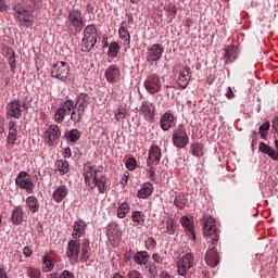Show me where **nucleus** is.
<instances>
[{
	"instance_id": "52",
	"label": "nucleus",
	"mask_w": 278,
	"mask_h": 278,
	"mask_svg": "<svg viewBox=\"0 0 278 278\" xmlns=\"http://www.w3.org/2000/svg\"><path fill=\"white\" fill-rule=\"evenodd\" d=\"M27 275L30 278H40V276L42 275V271H40V269H38L36 267H29L27 269Z\"/></svg>"
},
{
	"instance_id": "10",
	"label": "nucleus",
	"mask_w": 278,
	"mask_h": 278,
	"mask_svg": "<svg viewBox=\"0 0 278 278\" xmlns=\"http://www.w3.org/2000/svg\"><path fill=\"white\" fill-rule=\"evenodd\" d=\"M79 253H81V243L79 240H70L67 243L66 255L71 264H77L79 262Z\"/></svg>"
},
{
	"instance_id": "1",
	"label": "nucleus",
	"mask_w": 278,
	"mask_h": 278,
	"mask_svg": "<svg viewBox=\"0 0 278 278\" xmlns=\"http://www.w3.org/2000/svg\"><path fill=\"white\" fill-rule=\"evenodd\" d=\"M202 220L204 224V236H206L207 242L210 244L204 260L207 266L215 268V266L218 265V252H216L215 248V244L218 242V229H216V219L210 215H204Z\"/></svg>"
},
{
	"instance_id": "26",
	"label": "nucleus",
	"mask_w": 278,
	"mask_h": 278,
	"mask_svg": "<svg viewBox=\"0 0 278 278\" xmlns=\"http://www.w3.org/2000/svg\"><path fill=\"white\" fill-rule=\"evenodd\" d=\"M175 125V115L169 112H166L161 117L160 126L163 131H168Z\"/></svg>"
},
{
	"instance_id": "17",
	"label": "nucleus",
	"mask_w": 278,
	"mask_h": 278,
	"mask_svg": "<svg viewBox=\"0 0 278 278\" xmlns=\"http://www.w3.org/2000/svg\"><path fill=\"white\" fill-rule=\"evenodd\" d=\"M105 79L109 84H118L121 81V70L116 65H110L105 71Z\"/></svg>"
},
{
	"instance_id": "39",
	"label": "nucleus",
	"mask_w": 278,
	"mask_h": 278,
	"mask_svg": "<svg viewBox=\"0 0 278 278\" xmlns=\"http://www.w3.org/2000/svg\"><path fill=\"white\" fill-rule=\"evenodd\" d=\"M86 114V111H83L81 109L74 106L72 112H71V121L77 125L79 121H81V116Z\"/></svg>"
},
{
	"instance_id": "30",
	"label": "nucleus",
	"mask_w": 278,
	"mask_h": 278,
	"mask_svg": "<svg viewBox=\"0 0 278 278\" xmlns=\"http://www.w3.org/2000/svg\"><path fill=\"white\" fill-rule=\"evenodd\" d=\"M90 260V240L84 239L80 245V261L87 262Z\"/></svg>"
},
{
	"instance_id": "23",
	"label": "nucleus",
	"mask_w": 278,
	"mask_h": 278,
	"mask_svg": "<svg viewBox=\"0 0 278 278\" xmlns=\"http://www.w3.org/2000/svg\"><path fill=\"white\" fill-rule=\"evenodd\" d=\"M225 64H231L238 60V48L235 46H225L224 48Z\"/></svg>"
},
{
	"instance_id": "27",
	"label": "nucleus",
	"mask_w": 278,
	"mask_h": 278,
	"mask_svg": "<svg viewBox=\"0 0 278 278\" xmlns=\"http://www.w3.org/2000/svg\"><path fill=\"white\" fill-rule=\"evenodd\" d=\"M88 227V225L86 223H84V220L79 219L76 220L74 226H73V233L72 237L77 240V238H81V236H84V233H86V228Z\"/></svg>"
},
{
	"instance_id": "13",
	"label": "nucleus",
	"mask_w": 278,
	"mask_h": 278,
	"mask_svg": "<svg viewBox=\"0 0 278 278\" xmlns=\"http://www.w3.org/2000/svg\"><path fill=\"white\" fill-rule=\"evenodd\" d=\"M162 53H164V47H162V45H152L147 52V62L150 64H153L154 62H160Z\"/></svg>"
},
{
	"instance_id": "24",
	"label": "nucleus",
	"mask_w": 278,
	"mask_h": 278,
	"mask_svg": "<svg viewBox=\"0 0 278 278\" xmlns=\"http://www.w3.org/2000/svg\"><path fill=\"white\" fill-rule=\"evenodd\" d=\"M118 36L121 40H123L124 47H129L131 45V35H129V30H127V22L123 21L119 25Z\"/></svg>"
},
{
	"instance_id": "37",
	"label": "nucleus",
	"mask_w": 278,
	"mask_h": 278,
	"mask_svg": "<svg viewBox=\"0 0 278 278\" xmlns=\"http://www.w3.org/2000/svg\"><path fill=\"white\" fill-rule=\"evenodd\" d=\"M164 11L167 18H169V23H173V20L177 16V7L173 3H168L164 5Z\"/></svg>"
},
{
	"instance_id": "38",
	"label": "nucleus",
	"mask_w": 278,
	"mask_h": 278,
	"mask_svg": "<svg viewBox=\"0 0 278 278\" xmlns=\"http://www.w3.org/2000/svg\"><path fill=\"white\" fill-rule=\"evenodd\" d=\"M190 151L194 157H201L205 155V150L203 148V144L199 142L191 144Z\"/></svg>"
},
{
	"instance_id": "60",
	"label": "nucleus",
	"mask_w": 278,
	"mask_h": 278,
	"mask_svg": "<svg viewBox=\"0 0 278 278\" xmlns=\"http://www.w3.org/2000/svg\"><path fill=\"white\" fill-rule=\"evenodd\" d=\"M23 253H24L25 257H31V254H33L31 248L25 247L23 250Z\"/></svg>"
},
{
	"instance_id": "18",
	"label": "nucleus",
	"mask_w": 278,
	"mask_h": 278,
	"mask_svg": "<svg viewBox=\"0 0 278 278\" xmlns=\"http://www.w3.org/2000/svg\"><path fill=\"white\" fill-rule=\"evenodd\" d=\"M106 236L109 240H121V237L123 236V232L121 231V226L116 222H112L109 224L106 229Z\"/></svg>"
},
{
	"instance_id": "20",
	"label": "nucleus",
	"mask_w": 278,
	"mask_h": 278,
	"mask_svg": "<svg viewBox=\"0 0 278 278\" xmlns=\"http://www.w3.org/2000/svg\"><path fill=\"white\" fill-rule=\"evenodd\" d=\"M190 79H192V71L190 70V67H185L182 71H180L177 84L184 90L188 88Z\"/></svg>"
},
{
	"instance_id": "59",
	"label": "nucleus",
	"mask_w": 278,
	"mask_h": 278,
	"mask_svg": "<svg viewBox=\"0 0 278 278\" xmlns=\"http://www.w3.org/2000/svg\"><path fill=\"white\" fill-rule=\"evenodd\" d=\"M152 260L156 263V264H162L164 262V258H162V256L157 253H154L152 255Z\"/></svg>"
},
{
	"instance_id": "28",
	"label": "nucleus",
	"mask_w": 278,
	"mask_h": 278,
	"mask_svg": "<svg viewBox=\"0 0 278 278\" xmlns=\"http://www.w3.org/2000/svg\"><path fill=\"white\" fill-rule=\"evenodd\" d=\"M165 233L168 236H175L176 231L179 229V224L170 216L165 218Z\"/></svg>"
},
{
	"instance_id": "7",
	"label": "nucleus",
	"mask_w": 278,
	"mask_h": 278,
	"mask_svg": "<svg viewBox=\"0 0 278 278\" xmlns=\"http://www.w3.org/2000/svg\"><path fill=\"white\" fill-rule=\"evenodd\" d=\"M172 142L174 147L177 149H184L188 147V142H190V137L186 131V127L184 125H179L178 128L174 131L172 136Z\"/></svg>"
},
{
	"instance_id": "50",
	"label": "nucleus",
	"mask_w": 278,
	"mask_h": 278,
	"mask_svg": "<svg viewBox=\"0 0 278 278\" xmlns=\"http://www.w3.org/2000/svg\"><path fill=\"white\" fill-rule=\"evenodd\" d=\"M144 244H146V249H148V251H153V249H155V247H157V241H155V239L153 237H149L144 240Z\"/></svg>"
},
{
	"instance_id": "29",
	"label": "nucleus",
	"mask_w": 278,
	"mask_h": 278,
	"mask_svg": "<svg viewBox=\"0 0 278 278\" xmlns=\"http://www.w3.org/2000/svg\"><path fill=\"white\" fill-rule=\"evenodd\" d=\"M92 181H93V188L97 186L100 194H104L105 188L108 186V179L105 178V176L103 175L94 176Z\"/></svg>"
},
{
	"instance_id": "44",
	"label": "nucleus",
	"mask_w": 278,
	"mask_h": 278,
	"mask_svg": "<svg viewBox=\"0 0 278 278\" xmlns=\"http://www.w3.org/2000/svg\"><path fill=\"white\" fill-rule=\"evenodd\" d=\"M131 207L127 202L122 203L117 208V218H125Z\"/></svg>"
},
{
	"instance_id": "22",
	"label": "nucleus",
	"mask_w": 278,
	"mask_h": 278,
	"mask_svg": "<svg viewBox=\"0 0 278 278\" xmlns=\"http://www.w3.org/2000/svg\"><path fill=\"white\" fill-rule=\"evenodd\" d=\"M90 103H92V97L83 92L77 96L76 103L74 105L75 108L83 110V112H86Z\"/></svg>"
},
{
	"instance_id": "31",
	"label": "nucleus",
	"mask_w": 278,
	"mask_h": 278,
	"mask_svg": "<svg viewBox=\"0 0 278 278\" xmlns=\"http://www.w3.org/2000/svg\"><path fill=\"white\" fill-rule=\"evenodd\" d=\"M66 194H68V188H66L64 185L59 186L58 189L53 192V199L55 203H62V201L66 199Z\"/></svg>"
},
{
	"instance_id": "21",
	"label": "nucleus",
	"mask_w": 278,
	"mask_h": 278,
	"mask_svg": "<svg viewBox=\"0 0 278 278\" xmlns=\"http://www.w3.org/2000/svg\"><path fill=\"white\" fill-rule=\"evenodd\" d=\"M83 175L85 177V182L88 187V190H94V186H92V182H90L94 179V177H97L94 174V166L90 164L85 165Z\"/></svg>"
},
{
	"instance_id": "4",
	"label": "nucleus",
	"mask_w": 278,
	"mask_h": 278,
	"mask_svg": "<svg viewBox=\"0 0 278 278\" xmlns=\"http://www.w3.org/2000/svg\"><path fill=\"white\" fill-rule=\"evenodd\" d=\"M65 23L67 27H72L76 34H80L84 27H86V23H84V13L79 9L70 10Z\"/></svg>"
},
{
	"instance_id": "36",
	"label": "nucleus",
	"mask_w": 278,
	"mask_h": 278,
	"mask_svg": "<svg viewBox=\"0 0 278 278\" xmlns=\"http://www.w3.org/2000/svg\"><path fill=\"white\" fill-rule=\"evenodd\" d=\"M134 262L140 266H144L149 262V253L147 251L137 252L134 256Z\"/></svg>"
},
{
	"instance_id": "5",
	"label": "nucleus",
	"mask_w": 278,
	"mask_h": 278,
	"mask_svg": "<svg viewBox=\"0 0 278 278\" xmlns=\"http://www.w3.org/2000/svg\"><path fill=\"white\" fill-rule=\"evenodd\" d=\"M13 10L14 17L20 22V25L23 27H31V25H34V16L31 15V11L23 8V4L15 3Z\"/></svg>"
},
{
	"instance_id": "48",
	"label": "nucleus",
	"mask_w": 278,
	"mask_h": 278,
	"mask_svg": "<svg viewBox=\"0 0 278 278\" xmlns=\"http://www.w3.org/2000/svg\"><path fill=\"white\" fill-rule=\"evenodd\" d=\"M131 218H132V223L142 225V223H144V213H142L140 211H135V212H132Z\"/></svg>"
},
{
	"instance_id": "6",
	"label": "nucleus",
	"mask_w": 278,
	"mask_h": 278,
	"mask_svg": "<svg viewBox=\"0 0 278 278\" xmlns=\"http://www.w3.org/2000/svg\"><path fill=\"white\" fill-rule=\"evenodd\" d=\"M50 75L60 81H68V78L71 77V66L64 61H59L52 65Z\"/></svg>"
},
{
	"instance_id": "43",
	"label": "nucleus",
	"mask_w": 278,
	"mask_h": 278,
	"mask_svg": "<svg viewBox=\"0 0 278 278\" xmlns=\"http://www.w3.org/2000/svg\"><path fill=\"white\" fill-rule=\"evenodd\" d=\"M186 203H188V200L186 199V194L180 193L175 197L174 205L176 207L184 210V207H186Z\"/></svg>"
},
{
	"instance_id": "33",
	"label": "nucleus",
	"mask_w": 278,
	"mask_h": 278,
	"mask_svg": "<svg viewBox=\"0 0 278 278\" xmlns=\"http://www.w3.org/2000/svg\"><path fill=\"white\" fill-rule=\"evenodd\" d=\"M64 138L68 143H75L79 138H81V132L78 129L74 128L72 130H67L64 134Z\"/></svg>"
},
{
	"instance_id": "3",
	"label": "nucleus",
	"mask_w": 278,
	"mask_h": 278,
	"mask_svg": "<svg viewBox=\"0 0 278 278\" xmlns=\"http://www.w3.org/2000/svg\"><path fill=\"white\" fill-rule=\"evenodd\" d=\"M194 268V254L187 252L177 261V273L181 278L191 277L190 269Z\"/></svg>"
},
{
	"instance_id": "41",
	"label": "nucleus",
	"mask_w": 278,
	"mask_h": 278,
	"mask_svg": "<svg viewBox=\"0 0 278 278\" xmlns=\"http://www.w3.org/2000/svg\"><path fill=\"white\" fill-rule=\"evenodd\" d=\"M118 51H121V46H118V42H111L108 51L109 58L114 60V58H117Z\"/></svg>"
},
{
	"instance_id": "63",
	"label": "nucleus",
	"mask_w": 278,
	"mask_h": 278,
	"mask_svg": "<svg viewBox=\"0 0 278 278\" xmlns=\"http://www.w3.org/2000/svg\"><path fill=\"white\" fill-rule=\"evenodd\" d=\"M64 157H71L72 153H71V148H65L64 152H63Z\"/></svg>"
},
{
	"instance_id": "45",
	"label": "nucleus",
	"mask_w": 278,
	"mask_h": 278,
	"mask_svg": "<svg viewBox=\"0 0 278 278\" xmlns=\"http://www.w3.org/2000/svg\"><path fill=\"white\" fill-rule=\"evenodd\" d=\"M270 130V122H264L258 127V134L263 140H266V137L268 136V131Z\"/></svg>"
},
{
	"instance_id": "2",
	"label": "nucleus",
	"mask_w": 278,
	"mask_h": 278,
	"mask_svg": "<svg viewBox=\"0 0 278 278\" xmlns=\"http://www.w3.org/2000/svg\"><path fill=\"white\" fill-rule=\"evenodd\" d=\"M99 34L97 33V27L94 25H88L84 29V37L80 42V50L85 53H90L94 45H97V38Z\"/></svg>"
},
{
	"instance_id": "64",
	"label": "nucleus",
	"mask_w": 278,
	"mask_h": 278,
	"mask_svg": "<svg viewBox=\"0 0 278 278\" xmlns=\"http://www.w3.org/2000/svg\"><path fill=\"white\" fill-rule=\"evenodd\" d=\"M160 278H170V274H168V271L166 270H163L160 274Z\"/></svg>"
},
{
	"instance_id": "25",
	"label": "nucleus",
	"mask_w": 278,
	"mask_h": 278,
	"mask_svg": "<svg viewBox=\"0 0 278 278\" xmlns=\"http://www.w3.org/2000/svg\"><path fill=\"white\" fill-rule=\"evenodd\" d=\"M258 151H261V153H264L265 155H268V157H270V160H273L274 162L278 161L277 150H275L273 147L266 144L264 141L260 142Z\"/></svg>"
},
{
	"instance_id": "56",
	"label": "nucleus",
	"mask_w": 278,
	"mask_h": 278,
	"mask_svg": "<svg viewBox=\"0 0 278 278\" xmlns=\"http://www.w3.org/2000/svg\"><path fill=\"white\" fill-rule=\"evenodd\" d=\"M8 3H10V0H0V12L8 10Z\"/></svg>"
},
{
	"instance_id": "15",
	"label": "nucleus",
	"mask_w": 278,
	"mask_h": 278,
	"mask_svg": "<svg viewBox=\"0 0 278 278\" xmlns=\"http://www.w3.org/2000/svg\"><path fill=\"white\" fill-rule=\"evenodd\" d=\"M45 142L49 147H53V142L60 138V127L56 125H50V127L43 132Z\"/></svg>"
},
{
	"instance_id": "42",
	"label": "nucleus",
	"mask_w": 278,
	"mask_h": 278,
	"mask_svg": "<svg viewBox=\"0 0 278 278\" xmlns=\"http://www.w3.org/2000/svg\"><path fill=\"white\" fill-rule=\"evenodd\" d=\"M55 166H56L59 173H61L62 175H66V173H68V170H70L68 161L58 160L55 162Z\"/></svg>"
},
{
	"instance_id": "9",
	"label": "nucleus",
	"mask_w": 278,
	"mask_h": 278,
	"mask_svg": "<svg viewBox=\"0 0 278 278\" xmlns=\"http://www.w3.org/2000/svg\"><path fill=\"white\" fill-rule=\"evenodd\" d=\"M23 108H26L25 101L14 99L7 105V116H10V118H21L23 116Z\"/></svg>"
},
{
	"instance_id": "16",
	"label": "nucleus",
	"mask_w": 278,
	"mask_h": 278,
	"mask_svg": "<svg viewBox=\"0 0 278 278\" xmlns=\"http://www.w3.org/2000/svg\"><path fill=\"white\" fill-rule=\"evenodd\" d=\"M180 225L185 228V231H187L189 240L194 242V240H197V235L194 233V222L192 218L184 215L180 217Z\"/></svg>"
},
{
	"instance_id": "54",
	"label": "nucleus",
	"mask_w": 278,
	"mask_h": 278,
	"mask_svg": "<svg viewBox=\"0 0 278 278\" xmlns=\"http://www.w3.org/2000/svg\"><path fill=\"white\" fill-rule=\"evenodd\" d=\"M17 131L15 130H9V136H8V142L9 144H15L16 143V135Z\"/></svg>"
},
{
	"instance_id": "12",
	"label": "nucleus",
	"mask_w": 278,
	"mask_h": 278,
	"mask_svg": "<svg viewBox=\"0 0 278 278\" xmlns=\"http://www.w3.org/2000/svg\"><path fill=\"white\" fill-rule=\"evenodd\" d=\"M15 184L28 193L34 192V182H31V177L27 172H20L15 178Z\"/></svg>"
},
{
	"instance_id": "51",
	"label": "nucleus",
	"mask_w": 278,
	"mask_h": 278,
	"mask_svg": "<svg viewBox=\"0 0 278 278\" xmlns=\"http://www.w3.org/2000/svg\"><path fill=\"white\" fill-rule=\"evenodd\" d=\"M125 166L128 170H136L138 168V161H136V157H130L126 161Z\"/></svg>"
},
{
	"instance_id": "34",
	"label": "nucleus",
	"mask_w": 278,
	"mask_h": 278,
	"mask_svg": "<svg viewBox=\"0 0 278 278\" xmlns=\"http://www.w3.org/2000/svg\"><path fill=\"white\" fill-rule=\"evenodd\" d=\"M11 223L13 225H21L23 223V207L16 206L11 215Z\"/></svg>"
},
{
	"instance_id": "57",
	"label": "nucleus",
	"mask_w": 278,
	"mask_h": 278,
	"mask_svg": "<svg viewBox=\"0 0 278 278\" xmlns=\"http://www.w3.org/2000/svg\"><path fill=\"white\" fill-rule=\"evenodd\" d=\"M128 181H129V172H126L122 176L121 184L122 186H127Z\"/></svg>"
},
{
	"instance_id": "40",
	"label": "nucleus",
	"mask_w": 278,
	"mask_h": 278,
	"mask_svg": "<svg viewBox=\"0 0 278 278\" xmlns=\"http://www.w3.org/2000/svg\"><path fill=\"white\" fill-rule=\"evenodd\" d=\"M42 264H43L42 269L45 270V273H51V270H53L55 266V264L53 263L49 254H46L42 257Z\"/></svg>"
},
{
	"instance_id": "14",
	"label": "nucleus",
	"mask_w": 278,
	"mask_h": 278,
	"mask_svg": "<svg viewBox=\"0 0 278 278\" xmlns=\"http://www.w3.org/2000/svg\"><path fill=\"white\" fill-rule=\"evenodd\" d=\"M160 160H162V149H160L157 144L151 146L149 150L147 165L157 166L160 164Z\"/></svg>"
},
{
	"instance_id": "19",
	"label": "nucleus",
	"mask_w": 278,
	"mask_h": 278,
	"mask_svg": "<svg viewBox=\"0 0 278 278\" xmlns=\"http://www.w3.org/2000/svg\"><path fill=\"white\" fill-rule=\"evenodd\" d=\"M139 112L144 116L146 121H151L155 115V106L149 100H143Z\"/></svg>"
},
{
	"instance_id": "62",
	"label": "nucleus",
	"mask_w": 278,
	"mask_h": 278,
	"mask_svg": "<svg viewBox=\"0 0 278 278\" xmlns=\"http://www.w3.org/2000/svg\"><path fill=\"white\" fill-rule=\"evenodd\" d=\"M16 130V123L14 121L9 122V131Z\"/></svg>"
},
{
	"instance_id": "46",
	"label": "nucleus",
	"mask_w": 278,
	"mask_h": 278,
	"mask_svg": "<svg viewBox=\"0 0 278 278\" xmlns=\"http://www.w3.org/2000/svg\"><path fill=\"white\" fill-rule=\"evenodd\" d=\"M8 55H9V64L11 67L12 73L16 70V52L14 50L9 49L8 50Z\"/></svg>"
},
{
	"instance_id": "53",
	"label": "nucleus",
	"mask_w": 278,
	"mask_h": 278,
	"mask_svg": "<svg viewBox=\"0 0 278 278\" xmlns=\"http://www.w3.org/2000/svg\"><path fill=\"white\" fill-rule=\"evenodd\" d=\"M148 271L150 274V276L152 278H156L157 277V265H155V263H150L148 266Z\"/></svg>"
},
{
	"instance_id": "47",
	"label": "nucleus",
	"mask_w": 278,
	"mask_h": 278,
	"mask_svg": "<svg viewBox=\"0 0 278 278\" xmlns=\"http://www.w3.org/2000/svg\"><path fill=\"white\" fill-rule=\"evenodd\" d=\"M47 278H75V275L68 270H63V273H51L47 276Z\"/></svg>"
},
{
	"instance_id": "8",
	"label": "nucleus",
	"mask_w": 278,
	"mask_h": 278,
	"mask_svg": "<svg viewBox=\"0 0 278 278\" xmlns=\"http://www.w3.org/2000/svg\"><path fill=\"white\" fill-rule=\"evenodd\" d=\"M143 86L149 94H157L162 90V80L157 74H150L146 78Z\"/></svg>"
},
{
	"instance_id": "61",
	"label": "nucleus",
	"mask_w": 278,
	"mask_h": 278,
	"mask_svg": "<svg viewBox=\"0 0 278 278\" xmlns=\"http://www.w3.org/2000/svg\"><path fill=\"white\" fill-rule=\"evenodd\" d=\"M226 97L227 99H233L236 97V94H233V90L231 89V87L227 88Z\"/></svg>"
},
{
	"instance_id": "11",
	"label": "nucleus",
	"mask_w": 278,
	"mask_h": 278,
	"mask_svg": "<svg viewBox=\"0 0 278 278\" xmlns=\"http://www.w3.org/2000/svg\"><path fill=\"white\" fill-rule=\"evenodd\" d=\"M75 108V102L71 99H66L60 108L56 110V113L54 114V121L55 123H63L64 116H68L73 112V109Z\"/></svg>"
},
{
	"instance_id": "32",
	"label": "nucleus",
	"mask_w": 278,
	"mask_h": 278,
	"mask_svg": "<svg viewBox=\"0 0 278 278\" xmlns=\"http://www.w3.org/2000/svg\"><path fill=\"white\" fill-rule=\"evenodd\" d=\"M151 194H153V185L150 182H146L138 191L137 197L138 199H148V197H151Z\"/></svg>"
},
{
	"instance_id": "55",
	"label": "nucleus",
	"mask_w": 278,
	"mask_h": 278,
	"mask_svg": "<svg viewBox=\"0 0 278 278\" xmlns=\"http://www.w3.org/2000/svg\"><path fill=\"white\" fill-rule=\"evenodd\" d=\"M127 278H142V274H140V271L134 269V270H130L128 271Z\"/></svg>"
},
{
	"instance_id": "58",
	"label": "nucleus",
	"mask_w": 278,
	"mask_h": 278,
	"mask_svg": "<svg viewBox=\"0 0 278 278\" xmlns=\"http://www.w3.org/2000/svg\"><path fill=\"white\" fill-rule=\"evenodd\" d=\"M155 166H149L148 175L152 181H155V170L153 169Z\"/></svg>"
},
{
	"instance_id": "49",
	"label": "nucleus",
	"mask_w": 278,
	"mask_h": 278,
	"mask_svg": "<svg viewBox=\"0 0 278 278\" xmlns=\"http://www.w3.org/2000/svg\"><path fill=\"white\" fill-rule=\"evenodd\" d=\"M115 119L117 123H121V121H124V118H127V110L126 109H117L114 111Z\"/></svg>"
},
{
	"instance_id": "35",
	"label": "nucleus",
	"mask_w": 278,
	"mask_h": 278,
	"mask_svg": "<svg viewBox=\"0 0 278 278\" xmlns=\"http://www.w3.org/2000/svg\"><path fill=\"white\" fill-rule=\"evenodd\" d=\"M26 205L33 214H36V212L40 210V204L38 203V199L34 195H29L26 199Z\"/></svg>"
}]
</instances>
